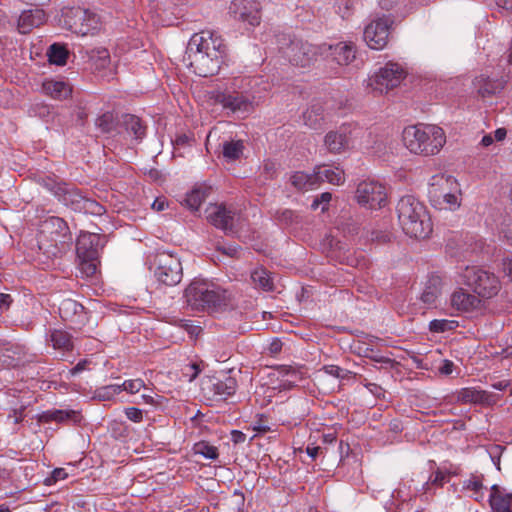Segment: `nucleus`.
<instances>
[{
	"mask_svg": "<svg viewBox=\"0 0 512 512\" xmlns=\"http://www.w3.org/2000/svg\"><path fill=\"white\" fill-rule=\"evenodd\" d=\"M282 346L283 344L279 339H274L267 347V350L271 356H276L281 352Z\"/></svg>",
	"mask_w": 512,
	"mask_h": 512,
	"instance_id": "5fc2aeb1",
	"label": "nucleus"
},
{
	"mask_svg": "<svg viewBox=\"0 0 512 512\" xmlns=\"http://www.w3.org/2000/svg\"><path fill=\"white\" fill-rule=\"evenodd\" d=\"M276 43L282 56L293 66L309 67L321 56L320 45L315 46L288 33L277 34Z\"/></svg>",
	"mask_w": 512,
	"mask_h": 512,
	"instance_id": "39448f33",
	"label": "nucleus"
},
{
	"mask_svg": "<svg viewBox=\"0 0 512 512\" xmlns=\"http://www.w3.org/2000/svg\"><path fill=\"white\" fill-rule=\"evenodd\" d=\"M393 22L390 15L374 17L363 31V39L367 46L375 50L386 47Z\"/></svg>",
	"mask_w": 512,
	"mask_h": 512,
	"instance_id": "f8f14e48",
	"label": "nucleus"
},
{
	"mask_svg": "<svg viewBox=\"0 0 512 512\" xmlns=\"http://www.w3.org/2000/svg\"><path fill=\"white\" fill-rule=\"evenodd\" d=\"M259 11L256 0H233L228 7V13L233 19L247 22L251 26L260 23Z\"/></svg>",
	"mask_w": 512,
	"mask_h": 512,
	"instance_id": "f3484780",
	"label": "nucleus"
},
{
	"mask_svg": "<svg viewBox=\"0 0 512 512\" xmlns=\"http://www.w3.org/2000/svg\"><path fill=\"white\" fill-rule=\"evenodd\" d=\"M127 418L135 423H139L143 419L142 410L136 407H129L125 410Z\"/></svg>",
	"mask_w": 512,
	"mask_h": 512,
	"instance_id": "864d4df0",
	"label": "nucleus"
},
{
	"mask_svg": "<svg viewBox=\"0 0 512 512\" xmlns=\"http://www.w3.org/2000/svg\"><path fill=\"white\" fill-rule=\"evenodd\" d=\"M154 275L159 283L166 286L179 284L183 277V268L176 254L160 252L154 259Z\"/></svg>",
	"mask_w": 512,
	"mask_h": 512,
	"instance_id": "1a4fd4ad",
	"label": "nucleus"
},
{
	"mask_svg": "<svg viewBox=\"0 0 512 512\" xmlns=\"http://www.w3.org/2000/svg\"><path fill=\"white\" fill-rule=\"evenodd\" d=\"M320 372H323L339 380L349 379L352 374L351 371L343 369L337 365H325L321 368Z\"/></svg>",
	"mask_w": 512,
	"mask_h": 512,
	"instance_id": "79ce46f5",
	"label": "nucleus"
},
{
	"mask_svg": "<svg viewBox=\"0 0 512 512\" xmlns=\"http://www.w3.org/2000/svg\"><path fill=\"white\" fill-rule=\"evenodd\" d=\"M274 218L281 225H290L297 220L298 216L290 209H281L275 212Z\"/></svg>",
	"mask_w": 512,
	"mask_h": 512,
	"instance_id": "37998d69",
	"label": "nucleus"
},
{
	"mask_svg": "<svg viewBox=\"0 0 512 512\" xmlns=\"http://www.w3.org/2000/svg\"><path fill=\"white\" fill-rule=\"evenodd\" d=\"M463 488L478 494L483 488L481 476L471 475L469 479L464 481Z\"/></svg>",
	"mask_w": 512,
	"mask_h": 512,
	"instance_id": "49530a36",
	"label": "nucleus"
},
{
	"mask_svg": "<svg viewBox=\"0 0 512 512\" xmlns=\"http://www.w3.org/2000/svg\"><path fill=\"white\" fill-rule=\"evenodd\" d=\"M442 294V280L439 276H431L420 295V301L426 308L435 307Z\"/></svg>",
	"mask_w": 512,
	"mask_h": 512,
	"instance_id": "393cba45",
	"label": "nucleus"
},
{
	"mask_svg": "<svg viewBox=\"0 0 512 512\" xmlns=\"http://www.w3.org/2000/svg\"><path fill=\"white\" fill-rule=\"evenodd\" d=\"M407 68L398 62L388 61L369 79V86L380 93H387L406 78Z\"/></svg>",
	"mask_w": 512,
	"mask_h": 512,
	"instance_id": "9d476101",
	"label": "nucleus"
},
{
	"mask_svg": "<svg viewBox=\"0 0 512 512\" xmlns=\"http://www.w3.org/2000/svg\"><path fill=\"white\" fill-rule=\"evenodd\" d=\"M62 191V202L73 210L95 215H101L104 212L102 205L84 196L77 188L67 187Z\"/></svg>",
	"mask_w": 512,
	"mask_h": 512,
	"instance_id": "4468645a",
	"label": "nucleus"
},
{
	"mask_svg": "<svg viewBox=\"0 0 512 512\" xmlns=\"http://www.w3.org/2000/svg\"><path fill=\"white\" fill-rule=\"evenodd\" d=\"M34 111L39 117H46L50 115V109L47 105H36Z\"/></svg>",
	"mask_w": 512,
	"mask_h": 512,
	"instance_id": "338daca9",
	"label": "nucleus"
},
{
	"mask_svg": "<svg viewBox=\"0 0 512 512\" xmlns=\"http://www.w3.org/2000/svg\"><path fill=\"white\" fill-rule=\"evenodd\" d=\"M402 140L414 154L435 155L446 143L444 130H403Z\"/></svg>",
	"mask_w": 512,
	"mask_h": 512,
	"instance_id": "0eeeda50",
	"label": "nucleus"
},
{
	"mask_svg": "<svg viewBox=\"0 0 512 512\" xmlns=\"http://www.w3.org/2000/svg\"><path fill=\"white\" fill-rule=\"evenodd\" d=\"M192 137L186 133H181L175 135L174 139H172V142L178 146H184L188 144L191 141Z\"/></svg>",
	"mask_w": 512,
	"mask_h": 512,
	"instance_id": "6e6d98bb",
	"label": "nucleus"
},
{
	"mask_svg": "<svg viewBox=\"0 0 512 512\" xmlns=\"http://www.w3.org/2000/svg\"><path fill=\"white\" fill-rule=\"evenodd\" d=\"M68 54L66 47L60 43L52 44L47 51L49 62L59 66L66 64Z\"/></svg>",
	"mask_w": 512,
	"mask_h": 512,
	"instance_id": "f704fd0d",
	"label": "nucleus"
},
{
	"mask_svg": "<svg viewBox=\"0 0 512 512\" xmlns=\"http://www.w3.org/2000/svg\"><path fill=\"white\" fill-rule=\"evenodd\" d=\"M224 40L212 31L195 33L189 40L184 62L201 77L218 73L226 56Z\"/></svg>",
	"mask_w": 512,
	"mask_h": 512,
	"instance_id": "f257e3e1",
	"label": "nucleus"
},
{
	"mask_svg": "<svg viewBox=\"0 0 512 512\" xmlns=\"http://www.w3.org/2000/svg\"><path fill=\"white\" fill-rule=\"evenodd\" d=\"M276 172V164L272 161H266L263 165V173L266 179L272 178Z\"/></svg>",
	"mask_w": 512,
	"mask_h": 512,
	"instance_id": "4d7b16f0",
	"label": "nucleus"
},
{
	"mask_svg": "<svg viewBox=\"0 0 512 512\" xmlns=\"http://www.w3.org/2000/svg\"><path fill=\"white\" fill-rule=\"evenodd\" d=\"M64 24L69 30L79 35H87L97 29L99 16L81 7L66 8L62 12Z\"/></svg>",
	"mask_w": 512,
	"mask_h": 512,
	"instance_id": "9b49d317",
	"label": "nucleus"
},
{
	"mask_svg": "<svg viewBox=\"0 0 512 512\" xmlns=\"http://www.w3.org/2000/svg\"><path fill=\"white\" fill-rule=\"evenodd\" d=\"M349 143L346 130H330L325 136V144L329 151L339 153L344 150Z\"/></svg>",
	"mask_w": 512,
	"mask_h": 512,
	"instance_id": "7c9ffc66",
	"label": "nucleus"
},
{
	"mask_svg": "<svg viewBox=\"0 0 512 512\" xmlns=\"http://www.w3.org/2000/svg\"><path fill=\"white\" fill-rule=\"evenodd\" d=\"M454 363L450 360H444L442 365L439 367V372L442 375H450L453 372Z\"/></svg>",
	"mask_w": 512,
	"mask_h": 512,
	"instance_id": "052dcab7",
	"label": "nucleus"
},
{
	"mask_svg": "<svg viewBox=\"0 0 512 512\" xmlns=\"http://www.w3.org/2000/svg\"><path fill=\"white\" fill-rule=\"evenodd\" d=\"M90 362L86 359L84 360H81L79 361L71 370H70V374L72 376H75L79 373H81L82 371L86 370L87 369V366Z\"/></svg>",
	"mask_w": 512,
	"mask_h": 512,
	"instance_id": "bf43d9fd",
	"label": "nucleus"
},
{
	"mask_svg": "<svg viewBox=\"0 0 512 512\" xmlns=\"http://www.w3.org/2000/svg\"><path fill=\"white\" fill-rule=\"evenodd\" d=\"M251 280L255 288L264 291H271L273 289V280L270 273L263 267H258L251 272Z\"/></svg>",
	"mask_w": 512,
	"mask_h": 512,
	"instance_id": "72a5a7b5",
	"label": "nucleus"
},
{
	"mask_svg": "<svg viewBox=\"0 0 512 512\" xmlns=\"http://www.w3.org/2000/svg\"><path fill=\"white\" fill-rule=\"evenodd\" d=\"M231 439L235 444H239L246 440V435L241 431L233 430L231 432Z\"/></svg>",
	"mask_w": 512,
	"mask_h": 512,
	"instance_id": "69168bd1",
	"label": "nucleus"
},
{
	"mask_svg": "<svg viewBox=\"0 0 512 512\" xmlns=\"http://www.w3.org/2000/svg\"><path fill=\"white\" fill-rule=\"evenodd\" d=\"M503 268L504 272L512 282V258H506L503 260Z\"/></svg>",
	"mask_w": 512,
	"mask_h": 512,
	"instance_id": "774afa93",
	"label": "nucleus"
},
{
	"mask_svg": "<svg viewBox=\"0 0 512 512\" xmlns=\"http://www.w3.org/2000/svg\"><path fill=\"white\" fill-rule=\"evenodd\" d=\"M461 277L463 282L471 287L480 298H492L501 289L500 280L494 273L477 266H467Z\"/></svg>",
	"mask_w": 512,
	"mask_h": 512,
	"instance_id": "6e6552de",
	"label": "nucleus"
},
{
	"mask_svg": "<svg viewBox=\"0 0 512 512\" xmlns=\"http://www.w3.org/2000/svg\"><path fill=\"white\" fill-rule=\"evenodd\" d=\"M116 125L122 128H146L147 126L141 118L128 113L117 116Z\"/></svg>",
	"mask_w": 512,
	"mask_h": 512,
	"instance_id": "c9c22d12",
	"label": "nucleus"
},
{
	"mask_svg": "<svg viewBox=\"0 0 512 512\" xmlns=\"http://www.w3.org/2000/svg\"><path fill=\"white\" fill-rule=\"evenodd\" d=\"M59 314L65 322H77L84 314V307L75 300L65 299L59 305Z\"/></svg>",
	"mask_w": 512,
	"mask_h": 512,
	"instance_id": "bb28decb",
	"label": "nucleus"
},
{
	"mask_svg": "<svg viewBox=\"0 0 512 512\" xmlns=\"http://www.w3.org/2000/svg\"><path fill=\"white\" fill-rule=\"evenodd\" d=\"M356 198L359 204L370 209H377L387 202L385 187L375 181L361 182L356 190Z\"/></svg>",
	"mask_w": 512,
	"mask_h": 512,
	"instance_id": "ddd939ff",
	"label": "nucleus"
},
{
	"mask_svg": "<svg viewBox=\"0 0 512 512\" xmlns=\"http://www.w3.org/2000/svg\"><path fill=\"white\" fill-rule=\"evenodd\" d=\"M193 451L195 454L204 456L206 459H216L218 457V449L206 441H200L194 444Z\"/></svg>",
	"mask_w": 512,
	"mask_h": 512,
	"instance_id": "4c0bfd02",
	"label": "nucleus"
},
{
	"mask_svg": "<svg viewBox=\"0 0 512 512\" xmlns=\"http://www.w3.org/2000/svg\"><path fill=\"white\" fill-rule=\"evenodd\" d=\"M184 298L192 310L216 312L230 304L231 294L215 283L195 279L185 289Z\"/></svg>",
	"mask_w": 512,
	"mask_h": 512,
	"instance_id": "f03ea898",
	"label": "nucleus"
},
{
	"mask_svg": "<svg viewBox=\"0 0 512 512\" xmlns=\"http://www.w3.org/2000/svg\"><path fill=\"white\" fill-rule=\"evenodd\" d=\"M321 56L330 58L340 66H347L356 59L357 48L353 42H338L334 45H320Z\"/></svg>",
	"mask_w": 512,
	"mask_h": 512,
	"instance_id": "dca6fc26",
	"label": "nucleus"
},
{
	"mask_svg": "<svg viewBox=\"0 0 512 512\" xmlns=\"http://www.w3.org/2000/svg\"><path fill=\"white\" fill-rule=\"evenodd\" d=\"M489 502L492 512H512V492L499 485L491 487Z\"/></svg>",
	"mask_w": 512,
	"mask_h": 512,
	"instance_id": "b1692460",
	"label": "nucleus"
},
{
	"mask_svg": "<svg viewBox=\"0 0 512 512\" xmlns=\"http://www.w3.org/2000/svg\"><path fill=\"white\" fill-rule=\"evenodd\" d=\"M44 92L57 100H64L71 96L72 88L64 81L48 80L43 83Z\"/></svg>",
	"mask_w": 512,
	"mask_h": 512,
	"instance_id": "c756f323",
	"label": "nucleus"
},
{
	"mask_svg": "<svg viewBox=\"0 0 512 512\" xmlns=\"http://www.w3.org/2000/svg\"><path fill=\"white\" fill-rule=\"evenodd\" d=\"M206 218L216 228L231 231L234 227L235 210L225 204H211L206 209Z\"/></svg>",
	"mask_w": 512,
	"mask_h": 512,
	"instance_id": "6ab92c4d",
	"label": "nucleus"
},
{
	"mask_svg": "<svg viewBox=\"0 0 512 512\" xmlns=\"http://www.w3.org/2000/svg\"><path fill=\"white\" fill-rule=\"evenodd\" d=\"M331 199H332L331 193L324 192L319 197H316L313 200V203L311 204V208L313 210H316L320 205H322L321 211L325 212L328 210V204L331 201Z\"/></svg>",
	"mask_w": 512,
	"mask_h": 512,
	"instance_id": "8fccbe9b",
	"label": "nucleus"
},
{
	"mask_svg": "<svg viewBox=\"0 0 512 512\" xmlns=\"http://www.w3.org/2000/svg\"><path fill=\"white\" fill-rule=\"evenodd\" d=\"M320 108L313 106L303 113L304 125L316 126L319 125V121L322 119L319 114Z\"/></svg>",
	"mask_w": 512,
	"mask_h": 512,
	"instance_id": "c03bdc74",
	"label": "nucleus"
},
{
	"mask_svg": "<svg viewBox=\"0 0 512 512\" xmlns=\"http://www.w3.org/2000/svg\"><path fill=\"white\" fill-rule=\"evenodd\" d=\"M105 237L96 233L82 232L77 238L76 253L82 274L92 277L96 274L99 252L104 247Z\"/></svg>",
	"mask_w": 512,
	"mask_h": 512,
	"instance_id": "423d86ee",
	"label": "nucleus"
},
{
	"mask_svg": "<svg viewBox=\"0 0 512 512\" xmlns=\"http://www.w3.org/2000/svg\"><path fill=\"white\" fill-rule=\"evenodd\" d=\"M368 357L372 361H374V362L386 364V365H389V366L393 365V360L388 358V357H385V356H381V355H378V354H372V355H369Z\"/></svg>",
	"mask_w": 512,
	"mask_h": 512,
	"instance_id": "e2e57ef3",
	"label": "nucleus"
},
{
	"mask_svg": "<svg viewBox=\"0 0 512 512\" xmlns=\"http://www.w3.org/2000/svg\"><path fill=\"white\" fill-rule=\"evenodd\" d=\"M115 121H117V117H115L112 112L108 111L97 118L96 125L98 128H107L110 125L116 124Z\"/></svg>",
	"mask_w": 512,
	"mask_h": 512,
	"instance_id": "3c124183",
	"label": "nucleus"
},
{
	"mask_svg": "<svg viewBox=\"0 0 512 512\" xmlns=\"http://www.w3.org/2000/svg\"><path fill=\"white\" fill-rule=\"evenodd\" d=\"M210 193V187L205 185L195 186L186 194L184 204L192 211H197Z\"/></svg>",
	"mask_w": 512,
	"mask_h": 512,
	"instance_id": "2f4dec72",
	"label": "nucleus"
},
{
	"mask_svg": "<svg viewBox=\"0 0 512 512\" xmlns=\"http://www.w3.org/2000/svg\"><path fill=\"white\" fill-rule=\"evenodd\" d=\"M8 419H13L14 424H19L24 419V407L20 409H14L11 414H9Z\"/></svg>",
	"mask_w": 512,
	"mask_h": 512,
	"instance_id": "13d9d810",
	"label": "nucleus"
},
{
	"mask_svg": "<svg viewBox=\"0 0 512 512\" xmlns=\"http://www.w3.org/2000/svg\"><path fill=\"white\" fill-rule=\"evenodd\" d=\"M451 306L460 312H471L481 306V298L463 288H457L450 297Z\"/></svg>",
	"mask_w": 512,
	"mask_h": 512,
	"instance_id": "4be33fe9",
	"label": "nucleus"
},
{
	"mask_svg": "<svg viewBox=\"0 0 512 512\" xmlns=\"http://www.w3.org/2000/svg\"><path fill=\"white\" fill-rule=\"evenodd\" d=\"M67 476L68 474L64 468H55L51 475L44 480V484L46 486L54 485L58 481L66 479Z\"/></svg>",
	"mask_w": 512,
	"mask_h": 512,
	"instance_id": "09e8293b",
	"label": "nucleus"
},
{
	"mask_svg": "<svg viewBox=\"0 0 512 512\" xmlns=\"http://www.w3.org/2000/svg\"><path fill=\"white\" fill-rule=\"evenodd\" d=\"M456 402L461 404L494 405L499 395L476 387H465L453 394Z\"/></svg>",
	"mask_w": 512,
	"mask_h": 512,
	"instance_id": "a211bd4d",
	"label": "nucleus"
},
{
	"mask_svg": "<svg viewBox=\"0 0 512 512\" xmlns=\"http://www.w3.org/2000/svg\"><path fill=\"white\" fill-rule=\"evenodd\" d=\"M473 83L479 95L488 97L501 92L505 87L506 80L503 77L482 73L475 78Z\"/></svg>",
	"mask_w": 512,
	"mask_h": 512,
	"instance_id": "412c9836",
	"label": "nucleus"
},
{
	"mask_svg": "<svg viewBox=\"0 0 512 512\" xmlns=\"http://www.w3.org/2000/svg\"><path fill=\"white\" fill-rule=\"evenodd\" d=\"M396 212L402 230L409 237L424 239L432 232V222L426 206L413 195L401 197Z\"/></svg>",
	"mask_w": 512,
	"mask_h": 512,
	"instance_id": "7ed1b4c3",
	"label": "nucleus"
},
{
	"mask_svg": "<svg viewBox=\"0 0 512 512\" xmlns=\"http://www.w3.org/2000/svg\"><path fill=\"white\" fill-rule=\"evenodd\" d=\"M244 145L241 140L225 142L223 144L224 157L235 160L240 158L243 153Z\"/></svg>",
	"mask_w": 512,
	"mask_h": 512,
	"instance_id": "e433bc0d",
	"label": "nucleus"
},
{
	"mask_svg": "<svg viewBox=\"0 0 512 512\" xmlns=\"http://www.w3.org/2000/svg\"><path fill=\"white\" fill-rule=\"evenodd\" d=\"M12 303V297L9 294L0 293V310H7Z\"/></svg>",
	"mask_w": 512,
	"mask_h": 512,
	"instance_id": "680f3d73",
	"label": "nucleus"
},
{
	"mask_svg": "<svg viewBox=\"0 0 512 512\" xmlns=\"http://www.w3.org/2000/svg\"><path fill=\"white\" fill-rule=\"evenodd\" d=\"M428 195L436 209L455 211L461 206V187L457 179L451 175H434L429 184Z\"/></svg>",
	"mask_w": 512,
	"mask_h": 512,
	"instance_id": "20e7f679",
	"label": "nucleus"
},
{
	"mask_svg": "<svg viewBox=\"0 0 512 512\" xmlns=\"http://www.w3.org/2000/svg\"><path fill=\"white\" fill-rule=\"evenodd\" d=\"M235 378L227 376L224 379L213 377L203 383V391L220 400H226L235 394L237 390Z\"/></svg>",
	"mask_w": 512,
	"mask_h": 512,
	"instance_id": "aec40b11",
	"label": "nucleus"
},
{
	"mask_svg": "<svg viewBox=\"0 0 512 512\" xmlns=\"http://www.w3.org/2000/svg\"><path fill=\"white\" fill-rule=\"evenodd\" d=\"M216 102L220 103L228 114L237 118L247 117L254 109L248 96L238 92L220 93L216 97Z\"/></svg>",
	"mask_w": 512,
	"mask_h": 512,
	"instance_id": "2eb2a0df",
	"label": "nucleus"
},
{
	"mask_svg": "<svg viewBox=\"0 0 512 512\" xmlns=\"http://www.w3.org/2000/svg\"><path fill=\"white\" fill-rule=\"evenodd\" d=\"M506 132L507 130H495L494 133L485 135L481 140V144L487 147L490 146L495 141H503L506 138Z\"/></svg>",
	"mask_w": 512,
	"mask_h": 512,
	"instance_id": "de8ad7c7",
	"label": "nucleus"
},
{
	"mask_svg": "<svg viewBox=\"0 0 512 512\" xmlns=\"http://www.w3.org/2000/svg\"><path fill=\"white\" fill-rule=\"evenodd\" d=\"M450 480V475L440 470L431 475L429 480L425 483L426 491H430L432 487L439 488Z\"/></svg>",
	"mask_w": 512,
	"mask_h": 512,
	"instance_id": "a19ab883",
	"label": "nucleus"
},
{
	"mask_svg": "<svg viewBox=\"0 0 512 512\" xmlns=\"http://www.w3.org/2000/svg\"><path fill=\"white\" fill-rule=\"evenodd\" d=\"M200 372L201 368L196 362L188 363L182 368V376L187 378L189 382H192L194 379H196Z\"/></svg>",
	"mask_w": 512,
	"mask_h": 512,
	"instance_id": "a18cd8bd",
	"label": "nucleus"
},
{
	"mask_svg": "<svg viewBox=\"0 0 512 512\" xmlns=\"http://www.w3.org/2000/svg\"><path fill=\"white\" fill-rule=\"evenodd\" d=\"M81 415L79 412L74 410H59V409H52L47 410L43 412L39 416V421L43 423H49V422H57V423H64L68 421H72L74 423L80 422Z\"/></svg>",
	"mask_w": 512,
	"mask_h": 512,
	"instance_id": "a878e982",
	"label": "nucleus"
},
{
	"mask_svg": "<svg viewBox=\"0 0 512 512\" xmlns=\"http://www.w3.org/2000/svg\"><path fill=\"white\" fill-rule=\"evenodd\" d=\"M167 201L165 198H156L152 203V209L155 211H163L167 207Z\"/></svg>",
	"mask_w": 512,
	"mask_h": 512,
	"instance_id": "0e129e2a",
	"label": "nucleus"
},
{
	"mask_svg": "<svg viewBox=\"0 0 512 512\" xmlns=\"http://www.w3.org/2000/svg\"><path fill=\"white\" fill-rule=\"evenodd\" d=\"M335 11L342 19H348L354 12L353 0H335Z\"/></svg>",
	"mask_w": 512,
	"mask_h": 512,
	"instance_id": "ea45409f",
	"label": "nucleus"
},
{
	"mask_svg": "<svg viewBox=\"0 0 512 512\" xmlns=\"http://www.w3.org/2000/svg\"><path fill=\"white\" fill-rule=\"evenodd\" d=\"M142 387H144V381L139 378L126 380L123 383V389L131 394L139 392Z\"/></svg>",
	"mask_w": 512,
	"mask_h": 512,
	"instance_id": "603ef678",
	"label": "nucleus"
},
{
	"mask_svg": "<svg viewBox=\"0 0 512 512\" xmlns=\"http://www.w3.org/2000/svg\"><path fill=\"white\" fill-rule=\"evenodd\" d=\"M47 20V15L43 9L34 7L22 11L18 18L17 29L21 34H28L34 28H38Z\"/></svg>",
	"mask_w": 512,
	"mask_h": 512,
	"instance_id": "5701e85b",
	"label": "nucleus"
},
{
	"mask_svg": "<svg viewBox=\"0 0 512 512\" xmlns=\"http://www.w3.org/2000/svg\"><path fill=\"white\" fill-rule=\"evenodd\" d=\"M458 327V322L447 319H435L429 324V330L433 333H442Z\"/></svg>",
	"mask_w": 512,
	"mask_h": 512,
	"instance_id": "58836bf2",
	"label": "nucleus"
},
{
	"mask_svg": "<svg viewBox=\"0 0 512 512\" xmlns=\"http://www.w3.org/2000/svg\"><path fill=\"white\" fill-rule=\"evenodd\" d=\"M315 169L317 176H319V183L326 181L333 185H340L345 181L344 171L339 167L323 164Z\"/></svg>",
	"mask_w": 512,
	"mask_h": 512,
	"instance_id": "cd10ccee",
	"label": "nucleus"
},
{
	"mask_svg": "<svg viewBox=\"0 0 512 512\" xmlns=\"http://www.w3.org/2000/svg\"><path fill=\"white\" fill-rule=\"evenodd\" d=\"M292 185L299 190L312 189L314 186L319 184V176L316 174V169L313 174H307L305 172H296L291 178Z\"/></svg>",
	"mask_w": 512,
	"mask_h": 512,
	"instance_id": "473e14b6",
	"label": "nucleus"
},
{
	"mask_svg": "<svg viewBox=\"0 0 512 512\" xmlns=\"http://www.w3.org/2000/svg\"><path fill=\"white\" fill-rule=\"evenodd\" d=\"M48 341L55 350L62 353L70 352L74 348L72 336L64 330H51L48 336Z\"/></svg>",
	"mask_w": 512,
	"mask_h": 512,
	"instance_id": "c85d7f7f",
	"label": "nucleus"
}]
</instances>
